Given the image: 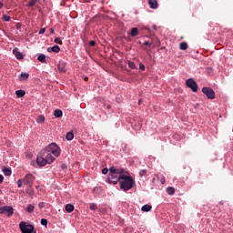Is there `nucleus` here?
<instances>
[{
    "mask_svg": "<svg viewBox=\"0 0 233 233\" xmlns=\"http://www.w3.org/2000/svg\"><path fill=\"white\" fill-rule=\"evenodd\" d=\"M123 172H125V171L121 168H116V167H111L109 168L107 183H109V185H117V182L121 181L122 177L125 176V174H123Z\"/></svg>",
    "mask_w": 233,
    "mask_h": 233,
    "instance_id": "nucleus-1",
    "label": "nucleus"
},
{
    "mask_svg": "<svg viewBox=\"0 0 233 233\" xmlns=\"http://www.w3.org/2000/svg\"><path fill=\"white\" fill-rule=\"evenodd\" d=\"M121 181L119 182L121 190H124V192H127V190H130L134 187V178L132 177H128L127 175H124L122 177Z\"/></svg>",
    "mask_w": 233,
    "mask_h": 233,
    "instance_id": "nucleus-2",
    "label": "nucleus"
},
{
    "mask_svg": "<svg viewBox=\"0 0 233 233\" xmlns=\"http://www.w3.org/2000/svg\"><path fill=\"white\" fill-rule=\"evenodd\" d=\"M45 148L53 154L55 157H59L61 156V147H59V146H57L56 143H51Z\"/></svg>",
    "mask_w": 233,
    "mask_h": 233,
    "instance_id": "nucleus-3",
    "label": "nucleus"
},
{
    "mask_svg": "<svg viewBox=\"0 0 233 233\" xmlns=\"http://www.w3.org/2000/svg\"><path fill=\"white\" fill-rule=\"evenodd\" d=\"M40 153L43 156L44 159L46 160L47 165H52V162L56 161V157L52 156V153L46 150V147L42 149Z\"/></svg>",
    "mask_w": 233,
    "mask_h": 233,
    "instance_id": "nucleus-4",
    "label": "nucleus"
},
{
    "mask_svg": "<svg viewBox=\"0 0 233 233\" xmlns=\"http://www.w3.org/2000/svg\"><path fill=\"white\" fill-rule=\"evenodd\" d=\"M19 227L22 233H32L34 230V225L27 224L24 221L20 222Z\"/></svg>",
    "mask_w": 233,
    "mask_h": 233,
    "instance_id": "nucleus-5",
    "label": "nucleus"
},
{
    "mask_svg": "<svg viewBox=\"0 0 233 233\" xmlns=\"http://www.w3.org/2000/svg\"><path fill=\"white\" fill-rule=\"evenodd\" d=\"M0 214H5L7 218H12L14 215V208L11 206H5L0 208Z\"/></svg>",
    "mask_w": 233,
    "mask_h": 233,
    "instance_id": "nucleus-6",
    "label": "nucleus"
},
{
    "mask_svg": "<svg viewBox=\"0 0 233 233\" xmlns=\"http://www.w3.org/2000/svg\"><path fill=\"white\" fill-rule=\"evenodd\" d=\"M203 94L207 96L208 99H214L216 97V93L214 92V89L210 87H203L202 88Z\"/></svg>",
    "mask_w": 233,
    "mask_h": 233,
    "instance_id": "nucleus-7",
    "label": "nucleus"
},
{
    "mask_svg": "<svg viewBox=\"0 0 233 233\" xmlns=\"http://www.w3.org/2000/svg\"><path fill=\"white\" fill-rule=\"evenodd\" d=\"M23 181H24V185L32 187V185H34V181H35V177L32 176V174H27L25 176Z\"/></svg>",
    "mask_w": 233,
    "mask_h": 233,
    "instance_id": "nucleus-8",
    "label": "nucleus"
},
{
    "mask_svg": "<svg viewBox=\"0 0 233 233\" xmlns=\"http://www.w3.org/2000/svg\"><path fill=\"white\" fill-rule=\"evenodd\" d=\"M186 86L187 88H191L192 92H198V83L194 79L189 78L186 81Z\"/></svg>",
    "mask_w": 233,
    "mask_h": 233,
    "instance_id": "nucleus-9",
    "label": "nucleus"
},
{
    "mask_svg": "<svg viewBox=\"0 0 233 233\" xmlns=\"http://www.w3.org/2000/svg\"><path fill=\"white\" fill-rule=\"evenodd\" d=\"M36 163L38 167H46V165H48V162L46 160L45 157H43L41 152H39L37 155Z\"/></svg>",
    "mask_w": 233,
    "mask_h": 233,
    "instance_id": "nucleus-10",
    "label": "nucleus"
},
{
    "mask_svg": "<svg viewBox=\"0 0 233 233\" xmlns=\"http://www.w3.org/2000/svg\"><path fill=\"white\" fill-rule=\"evenodd\" d=\"M13 54H14V56L16 57V59H19V60H21V59H23V53H21V51H19V48H17V47H15L14 49H13Z\"/></svg>",
    "mask_w": 233,
    "mask_h": 233,
    "instance_id": "nucleus-11",
    "label": "nucleus"
},
{
    "mask_svg": "<svg viewBox=\"0 0 233 233\" xmlns=\"http://www.w3.org/2000/svg\"><path fill=\"white\" fill-rule=\"evenodd\" d=\"M57 68L59 72H66V64L65 62H59Z\"/></svg>",
    "mask_w": 233,
    "mask_h": 233,
    "instance_id": "nucleus-12",
    "label": "nucleus"
},
{
    "mask_svg": "<svg viewBox=\"0 0 233 233\" xmlns=\"http://www.w3.org/2000/svg\"><path fill=\"white\" fill-rule=\"evenodd\" d=\"M48 52H55L56 54H59L61 52V47L59 46H54L53 47H49L47 49Z\"/></svg>",
    "mask_w": 233,
    "mask_h": 233,
    "instance_id": "nucleus-13",
    "label": "nucleus"
},
{
    "mask_svg": "<svg viewBox=\"0 0 233 233\" xmlns=\"http://www.w3.org/2000/svg\"><path fill=\"white\" fill-rule=\"evenodd\" d=\"M130 35L131 37H137V35H139V29H137V27H133L131 29Z\"/></svg>",
    "mask_w": 233,
    "mask_h": 233,
    "instance_id": "nucleus-14",
    "label": "nucleus"
},
{
    "mask_svg": "<svg viewBox=\"0 0 233 233\" xmlns=\"http://www.w3.org/2000/svg\"><path fill=\"white\" fill-rule=\"evenodd\" d=\"M148 5L150 8L156 9L157 8V0H148Z\"/></svg>",
    "mask_w": 233,
    "mask_h": 233,
    "instance_id": "nucleus-15",
    "label": "nucleus"
},
{
    "mask_svg": "<svg viewBox=\"0 0 233 233\" xmlns=\"http://www.w3.org/2000/svg\"><path fill=\"white\" fill-rule=\"evenodd\" d=\"M142 212H150L152 210V206L146 204L141 208Z\"/></svg>",
    "mask_w": 233,
    "mask_h": 233,
    "instance_id": "nucleus-16",
    "label": "nucleus"
},
{
    "mask_svg": "<svg viewBox=\"0 0 233 233\" xmlns=\"http://www.w3.org/2000/svg\"><path fill=\"white\" fill-rule=\"evenodd\" d=\"M25 94H26V92H25V90H16L15 91V95L17 97H25Z\"/></svg>",
    "mask_w": 233,
    "mask_h": 233,
    "instance_id": "nucleus-17",
    "label": "nucleus"
},
{
    "mask_svg": "<svg viewBox=\"0 0 233 233\" xmlns=\"http://www.w3.org/2000/svg\"><path fill=\"white\" fill-rule=\"evenodd\" d=\"M54 116L55 117H63V111H61L60 109H56L54 111Z\"/></svg>",
    "mask_w": 233,
    "mask_h": 233,
    "instance_id": "nucleus-18",
    "label": "nucleus"
},
{
    "mask_svg": "<svg viewBox=\"0 0 233 233\" xmlns=\"http://www.w3.org/2000/svg\"><path fill=\"white\" fill-rule=\"evenodd\" d=\"M37 60L40 61V63H46V56L42 54L37 57Z\"/></svg>",
    "mask_w": 233,
    "mask_h": 233,
    "instance_id": "nucleus-19",
    "label": "nucleus"
},
{
    "mask_svg": "<svg viewBox=\"0 0 233 233\" xmlns=\"http://www.w3.org/2000/svg\"><path fill=\"white\" fill-rule=\"evenodd\" d=\"M3 172H4L5 176H12V169L11 168L5 167L3 169Z\"/></svg>",
    "mask_w": 233,
    "mask_h": 233,
    "instance_id": "nucleus-20",
    "label": "nucleus"
},
{
    "mask_svg": "<svg viewBox=\"0 0 233 233\" xmlns=\"http://www.w3.org/2000/svg\"><path fill=\"white\" fill-rule=\"evenodd\" d=\"M167 194H169V196H174V194L176 193V189L172 187H169L167 188Z\"/></svg>",
    "mask_w": 233,
    "mask_h": 233,
    "instance_id": "nucleus-21",
    "label": "nucleus"
},
{
    "mask_svg": "<svg viewBox=\"0 0 233 233\" xmlns=\"http://www.w3.org/2000/svg\"><path fill=\"white\" fill-rule=\"evenodd\" d=\"M66 210L67 211V212H74V205H72V204H66Z\"/></svg>",
    "mask_w": 233,
    "mask_h": 233,
    "instance_id": "nucleus-22",
    "label": "nucleus"
},
{
    "mask_svg": "<svg viewBox=\"0 0 233 233\" xmlns=\"http://www.w3.org/2000/svg\"><path fill=\"white\" fill-rule=\"evenodd\" d=\"M179 48L180 50H187V48H188V44H187V42H182L179 45Z\"/></svg>",
    "mask_w": 233,
    "mask_h": 233,
    "instance_id": "nucleus-23",
    "label": "nucleus"
},
{
    "mask_svg": "<svg viewBox=\"0 0 233 233\" xmlns=\"http://www.w3.org/2000/svg\"><path fill=\"white\" fill-rule=\"evenodd\" d=\"M66 139H67V141H72V139H74V133L73 132L66 133Z\"/></svg>",
    "mask_w": 233,
    "mask_h": 233,
    "instance_id": "nucleus-24",
    "label": "nucleus"
},
{
    "mask_svg": "<svg viewBox=\"0 0 233 233\" xmlns=\"http://www.w3.org/2000/svg\"><path fill=\"white\" fill-rule=\"evenodd\" d=\"M35 207H34V205L29 204L26 208V212H28L29 214H32V212H34Z\"/></svg>",
    "mask_w": 233,
    "mask_h": 233,
    "instance_id": "nucleus-25",
    "label": "nucleus"
},
{
    "mask_svg": "<svg viewBox=\"0 0 233 233\" xmlns=\"http://www.w3.org/2000/svg\"><path fill=\"white\" fill-rule=\"evenodd\" d=\"M127 65L131 70H136V63L128 61Z\"/></svg>",
    "mask_w": 233,
    "mask_h": 233,
    "instance_id": "nucleus-26",
    "label": "nucleus"
},
{
    "mask_svg": "<svg viewBox=\"0 0 233 233\" xmlns=\"http://www.w3.org/2000/svg\"><path fill=\"white\" fill-rule=\"evenodd\" d=\"M35 3H39V0H31V1L28 3L27 6H30V7L35 6Z\"/></svg>",
    "mask_w": 233,
    "mask_h": 233,
    "instance_id": "nucleus-27",
    "label": "nucleus"
},
{
    "mask_svg": "<svg viewBox=\"0 0 233 233\" xmlns=\"http://www.w3.org/2000/svg\"><path fill=\"white\" fill-rule=\"evenodd\" d=\"M37 123H45V116L43 115L37 116Z\"/></svg>",
    "mask_w": 233,
    "mask_h": 233,
    "instance_id": "nucleus-28",
    "label": "nucleus"
},
{
    "mask_svg": "<svg viewBox=\"0 0 233 233\" xmlns=\"http://www.w3.org/2000/svg\"><path fill=\"white\" fill-rule=\"evenodd\" d=\"M20 76L25 80L28 79V77H30V75L28 73H21Z\"/></svg>",
    "mask_w": 233,
    "mask_h": 233,
    "instance_id": "nucleus-29",
    "label": "nucleus"
},
{
    "mask_svg": "<svg viewBox=\"0 0 233 233\" xmlns=\"http://www.w3.org/2000/svg\"><path fill=\"white\" fill-rule=\"evenodd\" d=\"M147 174V169H142V170L139 171L140 177H145Z\"/></svg>",
    "mask_w": 233,
    "mask_h": 233,
    "instance_id": "nucleus-30",
    "label": "nucleus"
},
{
    "mask_svg": "<svg viewBox=\"0 0 233 233\" xmlns=\"http://www.w3.org/2000/svg\"><path fill=\"white\" fill-rule=\"evenodd\" d=\"M90 210H97V205L91 203L89 206Z\"/></svg>",
    "mask_w": 233,
    "mask_h": 233,
    "instance_id": "nucleus-31",
    "label": "nucleus"
},
{
    "mask_svg": "<svg viewBox=\"0 0 233 233\" xmlns=\"http://www.w3.org/2000/svg\"><path fill=\"white\" fill-rule=\"evenodd\" d=\"M54 42H55L56 45H63V41H62L61 38H59V37L55 38Z\"/></svg>",
    "mask_w": 233,
    "mask_h": 233,
    "instance_id": "nucleus-32",
    "label": "nucleus"
},
{
    "mask_svg": "<svg viewBox=\"0 0 233 233\" xmlns=\"http://www.w3.org/2000/svg\"><path fill=\"white\" fill-rule=\"evenodd\" d=\"M40 223L41 225H44L45 227H46V225H48V220H46V218H42Z\"/></svg>",
    "mask_w": 233,
    "mask_h": 233,
    "instance_id": "nucleus-33",
    "label": "nucleus"
},
{
    "mask_svg": "<svg viewBox=\"0 0 233 233\" xmlns=\"http://www.w3.org/2000/svg\"><path fill=\"white\" fill-rule=\"evenodd\" d=\"M3 19L4 21H5L6 23H8L10 21V16H8L7 15H3Z\"/></svg>",
    "mask_w": 233,
    "mask_h": 233,
    "instance_id": "nucleus-34",
    "label": "nucleus"
},
{
    "mask_svg": "<svg viewBox=\"0 0 233 233\" xmlns=\"http://www.w3.org/2000/svg\"><path fill=\"white\" fill-rule=\"evenodd\" d=\"M17 187H18V188H21L23 187V180L22 179L17 180Z\"/></svg>",
    "mask_w": 233,
    "mask_h": 233,
    "instance_id": "nucleus-35",
    "label": "nucleus"
},
{
    "mask_svg": "<svg viewBox=\"0 0 233 233\" xmlns=\"http://www.w3.org/2000/svg\"><path fill=\"white\" fill-rule=\"evenodd\" d=\"M139 69L145 72V65H143V63H140Z\"/></svg>",
    "mask_w": 233,
    "mask_h": 233,
    "instance_id": "nucleus-36",
    "label": "nucleus"
},
{
    "mask_svg": "<svg viewBox=\"0 0 233 233\" xmlns=\"http://www.w3.org/2000/svg\"><path fill=\"white\" fill-rule=\"evenodd\" d=\"M102 174L106 175L108 174V168L105 167L102 169Z\"/></svg>",
    "mask_w": 233,
    "mask_h": 233,
    "instance_id": "nucleus-37",
    "label": "nucleus"
},
{
    "mask_svg": "<svg viewBox=\"0 0 233 233\" xmlns=\"http://www.w3.org/2000/svg\"><path fill=\"white\" fill-rule=\"evenodd\" d=\"M144 45H145L146 46H152V43H149L148 41H145V42H144Z\"/></svg>",
    "mask_w": 233,
    "mask_h": 233,
    "instance_id": "nucleus-38",
    "label": "nucleus"
},
{
    "mask_svg": "<svg viewBox=\"0 0 233 233\" xmlns=\"http://www.w3.org/2000/svg\"><path fill=\"white\" fill-rule=\"evenodd\" d=\"M45 32H46V29L42 28V29H40V31H39V35H42V34H45Z\"/></svg>",
    "mask_w": 233,
    "mask_h": 233,
    "instance_id": "nucleus-39",
    "label": "nucleus"
},
{
    "mask_svg": "<svg viewBox=\"0 0 233 233\" xmlns=\"http://www.w3.org/2000/svg\"><path fill=\"white\" fill-rule=\"evenodd\" d=\"M90 46H96V42L94 40H91L89 42Z\"/></svg>",
    "mask_w": 233,
    "mask_h": 233,
    "instance_id": "nucleus-40",
    "label": "nucleus"
},
{
    "mask_svg": "<svg viewBox=\"0 0 233 233\" xmlns=\"http://www.w3.org/2000/svg\"><path fill=\"white\" fill-rule=\"evenodd\" d=\"M4 180H5V177H3V175H0V185L1 183H3Z\"/></svg>",
    "mask_w": 233,
    "mask_h": 233,
    "instance_id": "nucleus-41",
    "label": "nucleus"
},
{
    "mask_svg": "<svg viewBox=\"0 0 233 233\" xmlns=\"http://www.w3.org/2000/svg\"><path fill=\"white\" fill-rule=\"evenodd\" d=\"M3 6H5V5L3 4V2H0V9L3 8Z\"/></svg>",
    "mask_w": 233,
    "mask_h": 233,
    "instance_id": "nucleus-42",
    "label": "nucleus"
},
{
    "mask_svg": "<svg viewBox=\"0 0 233 233\" xmlns=\"http://www.w3.org/2000/svg\"><path fill=\"white\" fill-rule=\"evenodd\" d=\"M94 190L96 192V190H100V188L99 187H95Z\"/></svg>",
    "mask_w": 233,
    "mask_h": 233,
    "instance_id": "nucleus-43",
    "label": "nucleus"
},
{
    "mask_svg": "<svg viewBox=\"0 0 233 233\" xmlns=\"http://www.w3.org/2000/svg\"><path fill=\"white\" fill-rule=\"evenodd\" d=\"M50 32H51V34H54V29L51 28V29H50Z\"/></svg>",
    "mask_w": 233,
    "mask_h": 233,
    "instance_id": "nucleus-44",
    "label": "nucleus"
},
{
    "mask_svg": "<svg viewBox=\"0 0 233 233\" xmlns=\"http://www.w3.org/2000/svg\"><path fill=\"white\" fill-rule=\"evenodd\" d=\"M31 233H37V231L33 229Z\"/></svg>",
    "mask_w": 233,
    "mask_h": 233,
    "instance_id": "nucleus-45",
    "label": "nucleus"
},
{
    "mask_svg": "<svg viewBox=\"0 0 233 233\" xmlns=\"http://www.w3.org/2000/svg\"><path fill=\"white\" fill-rule=\"evenodd\" d=\"M141 103H142L141 99H140V100H138V105H141Z\"/></svg>",
    "mask_w": 233,
    "mask_h": 233,
    "instance_id": "nucleus-46",
    "label": "nucleus"
},
{
    "mask_svg": "<svg viewBox=\"0 0 233 233\" xmlns=\"http://www.w3.org/2000/svg\"><path fill=\"white\" fill-rule=\"evenodd\" d=\"M86 81H88V78H85Z\"/></svg>",
    "mask_w": 233,
    "mask_h": 233,
    "instance_id": "nucleus-47",
    "label": "nucleus"
},
{
    "mask_svg": "<svg viewBox=\"0 0 233 233\" xmlns=\"http://www.w3.org/2000/svg\"><path fill=\"white\" fill-rule=\"evenodd\" d=\"M39 207H42V204H39Z\"/></svg>",
    "mask_w": 233,
    "mask_h": 233,
    "instance_id": "nucleus-48",
    "label": "nucleus"
},
{
    "mask_svg": "<svg viewBox=\"0 0 233 233\" xmlns=\"http://www.w3.org/2000/svg\"><path fill=\"white\" fill-rule=\"evenodd\" d=\"M39 207H42V204H39Z\"/></svg>",
    "mask_w": 233,
    "mask_h": 233,
    "instance_id": "nucleus-49",
    "label": "nucleus"
}]
</instances>
